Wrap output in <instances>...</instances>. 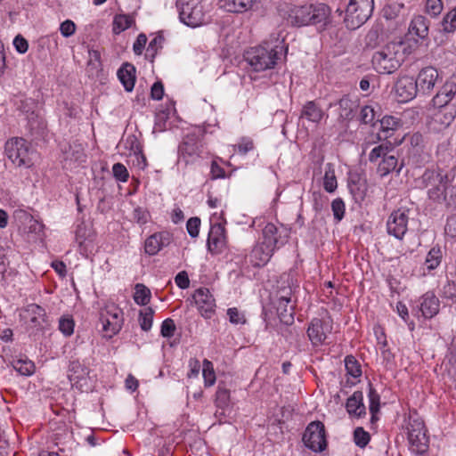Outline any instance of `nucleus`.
I'll return each instance as SVG.
<instances>
[{"instance_id":"obj_1","label":"nucleus","mask_w":456,"mask_h":456,"mask_svg":"<svg viewBox=\"0 0 456 456\" xmlns=\"http://www.w3.org/2000/svg\"><path fill=\"white\" fill-rule=\"evenodd\" d=\"M417 41L399 39L391 41L374 52L371 58L373 69L379 74H392L396 71L417 47Z\"/></svg>"},{"instance_id":"obj_2","label":"nucleus","mask_w":456,"mask_h":456,"mask_svg":"<svg viewBox=\"0 0 456 456\" xmlns=\"http://www.w3.org/2000/svg\"><path fill=\"white\" fill-rule=\"evenodd\" d=\"M282 16L292 26L319 25L323 28L329 21L330 9L325 4L288 6Z\"/></svg>"},{"instance_id":"obj_3","label":"nucleus","mask_w":456,"mask_h":456,"mask_svg":"<svg viewBox=\"0 0 456 456\" xmlns=\"http://www.w3.org/2000/svg\"><path fill=\"white\" fill-rule=\"evenodd\" d=\"M374 10V0H340L337 12L344 15V22L347 28L356 29L363 25L371 16Z\"/></svg>"},{"instance_id":"obj_4","label":"nucleus","mask_w":456,"mask_h":456,"mask_svg":"<svg viewBox=\"0 0 456 456\" xmlns=\"http://www.w3.org/2000/svg\"><path fill=\"white\" fill-rule=\"evenodd\" d=\"M282 42L270 46L269 44L252 47L245 53V60L256 72L273 69L277 61L278 54L283 49Z\"/></svg>"},{"instance_id":"obj_5","label":"nucleus","mask_w":456,"mask_h":456,"mask_svg":"<svg viewBox=\"0 0 456 456\" xmlns=\"http://www.w3.org/2000/svg\"><path fill=\"white\" fill-rule=\"evenodd\" d=\"M180 20L191 28L209 22L208 11L200 0H177Z\"/></svg>"},{"instance_id":"obj_6","label":"nucleus","mask_w":456,"mask_h":456,"mask_svg":"<svg viewBox=\"0 0 456 456\" xmlns=\"http://www.w3.org/2000/svg\"><path fill=\"white\" fill-rule=\"evenodd\" d=\"M421 183L428 188V198L436 202L446 200V191L449 186L448 174L440 168L428 169L420 177Z\"/></svg>"},{"instance_id":"obj_7","label":"nucleus","mask_w":456,"mask_h":456,"mask_svg":"<svg viewBox=\"0 0 456 456\" xmlns=\"http://www.w3.org/2000/svg\"><path fill=\"white\" fill-rule=\"evenodd\" d=\"M297 286L288 284V286H280L275 295L274 305L277 314L281 322L291 324L294 322V308L296 299L294 291Z\"/></svg>"},{"instance_id":"obj_8","label":"nucleus","mask_w":456,"mask_h":456,"mask_svg":"<svg viewBox=\"0 0 456 456\" xmlns=\"http://www.w3.org/2000/svg\"><path fill=\"white\" fill-rule=\"evenodd\" d=\"M226 221L224 212L214 213L210 217V231L208 237V248L213 254L223 252L227 245V237L224 228Z\"/></svg>"},{"instance_id":"obj_9","label":"nucleus","mask_w":456,"mask_h":456,"mask_svg":"<svg viewBox=\"0 0 456 456\" xmlns=\"http://www.w3.org/2000/svg\"><path fill=\"white\" fill-rule=\"evenodd\" d=\"M100 322L104 336L112 338L119 332L124 323V314L115 303L108 302L100 312Z\"/></svg>"},{"instance_id":"obj_10","label":"nucleus","mask_w":456,"mask_h":456,"mask_svg":"<svg viewBox=\"0 0 456 456\" xmlns=\"http://www.w3.org/2000/svg\"><path fill=\"white\" fill-rule=\"evenodd\" d=\"M4 151L7 158L17 167L32 165V151L23 138H12L5 142Z\"/></svg>"},{"instance_id":"obj_11","label":"nucleus","mask_w":456,"mask_h":456,"mask_svg":"<svg viewBox=\"0 0 456 456\" xmlns=\"http://www.w3.org/2000/svg\"><path fill=\"white\" fill-rule=\"evenodd\" d=\"M410 450L416 454L423 453L428 448V438L424 421L418 417H411L408 427Z\"/></svg>"},{"instance_id":"obj_12","label":"nucleus","mask_w":456,"mask_h":456,"mask_svg":"<svg viewBox=\"0 0 456 456\" xmlns=\"http://www.w3.org/2000/svg\"><path fill=\"white\" fill-rule=\"evenodd\" d=\"M303 442L313 452H322L327 446L324 425L320 421L311 422L303 435Z\"/></svg>"},{"instance_id":"obj_13","label":"nucleus","mask_w":456,"mask_h":456,"mask_svg":"<svg viewBox=\"0 0 456 456\" xmlns=\"http://www.w3.org/2000/svg\"><path fill=\"white\" fill-rule=\"evenodd\" d=\"M20 319L28 329L39 330L46 322L45 310L37 304H29L21 309Z\"/></svg>"},{"instance_id":"obj_14","label":"nucleus","mask_w":456,"mask_h":456,"mask_svg":"<svg viewBox=\"0 0 456 456\" xmlns=\"http://www.w3.org/2000/svg\"><path fill=\"white\" fill-rule=\"evenodd\" d=\"M409 210L397 209L391 213L387 222L388 234L402 240L408 229Z\"/></svg>"},{"instance_id":"obj_15","label":"nucleus","mask_w":456,"mask_h":456,"mask_svg":"<svg viewBox=\"0 0 456 456\" xmlns=\"http://www.w3.org/2000/svg\"><path fill=\"white\" fill-rule=\"evenodd\" d=\"M456 118L455 106H443L433 113L429 122V128L436 133L447 129Z\"/></svg>"},{"instance_id":"obj_16","label":"nucleus","mask_w":456,"mask_h":456,"mask_svg":"<svg viewBox=\"0 0 456 456\" xmlns=\"http://www.w3.org/2000/svg\"><path fill=\"white\" fill-rule=\"evenodd\" d=\"M332 326L330 319H314L312 320L307 335L314 346L322 345L328 335L331 332Z\"/></svg>"},{"instance_id":"obj_17","label":"nucleus","mask_w":456,"mask_h":456,"mask_svg":"<svg viewBox=\"0 0 456 456\" xmlns=\"http://www.w3.org/2000/svg\"><path fill=\"white\" fill-rule=\"evenodd\" d=\"M216 412L215 417L219 422H226L233 412V406L231 403L230 391L224 387H218L215 398Z\"/></svg>"},{"instance_id":"obj_18","label":"nucleus","mask_w":456,"mask_h":456,"mask_svg":"<svg viewBox=\"0 0 456 456\" xmlns=\"http://www.w3.org/2000/svg\"><path fill=\"white\" fill-rule=\"evenodd\" d=\"M287 232L283 227H277L273 223H268L263 229L260 241L275 250L286 242Z\"/></svg>"},{"instance_id":"obj_19","label":"nucleus","mask_w":456,"mask_h":456,"mask_svg":"<svg viewBox=\"0 0 456 456\" xmlns=\"http://www.w3.org/2000/svg\"><path fill=\"white\" fill-rule=\"evenodd\" d=\"M192 297L200 314L206 319L211 318L215 314L216 303L209 290L200 288L194 292Z\"/></svg>"},{"instance_id":"obj_20","label":"nucleus","mask_w":456,"mask_h":456,"mask_svg":"<svg viewBox=\"0 0 456 456\" xmlns=\"http://www.w3.org/2000/svg\"><path fill=\"white\" fill-rule=\"evenodd\" d=\"M395 91L398 101L403 102L412 100L419 93L415 79L408 76L402 77L397 80Z\"/></svg>"},{"instance_id":"obj_21","label":"nucleus","mask_w":456,"mask_h":456,"mask_svg":"<svg viewBox=\"0 0 456 456\" xmlns=\"http://www.w3.org/2000/svg\"><path fill=\"white\" fill-rule=\"evenodd\" d=\"M438 77L437 69L432 66L421 69L415 79L419 93L423 94H429L434 89Z\"/></svg>"},{"instance_id":"obj_22","label":"nucleus","mask_w":456,"mask_h":456,"mask_svg":"<svg viewBox=\"0 0 456 456\" xmlns=\"http://www.w3.org/2000/svg\"><path fill=\"white\" fill-rule=\"evenodd\" d=\"M88 375V368L79 361H73L70 362L68 370V377L73 386L84 391L87 388Z\"/></svg>"},{"instance_id":"obj_23","label":"nucleus","mask_w":456,"mask_h":456,"mask_svg":"<svg viewBox=\"0 0 456 456\" xmlns=\"http://www.w3.org/2000/svg\"><path fill=\"white\" fill-rule=\"evenodd\" d=\"M119 147L124 148L127 151L125 154L129 156H134L137 161V166L140 168H144L146 167V158L142 154V150L141 143L134 134H127L125 138L122 139Z\"/></svg>"},{"instance_id":"obj_24","label":"nucleus","mask_w":456,"mask_h":456,"mask_svg":"<svg viewBox=\"0 0 456 456\" xmlns=\"http://www.w3.org/2000/svg\"><path fill=\"white\" fill-rule=\"evenodd\" d=\"M201 151L198 142L187 137L179 146V161L192 164L200 158Z\"/></svg>"},{"instance_id":"obj_25","label":"nucleus","mask_w":456,"mask_h":456,"mask_svg":"<svg viewBox=\"0 0 456 456\" xmlns=\"http://www.w3.org/2000/svg\"><path fill=\"white\" fill-rule=\"evenodd\" d=\"M170 235L167 232H156L149 236L144 243L145 253L149 256L157 255L162 248L169 245Z\"/></svg>"},{"instance_id":"obj_26","label":"nucleus","mask_w":456,"mask_h":456,"mask_svg":"<svg viewBox=\"0 0 456 456\" xmlns=\"http://www.w3.org/2000/svg\"><path fill=\"white\" fill-rule=\"evenodd\" d=\"M456 94V77H450L433 98L435 106H450L448 103Z\"/></svg>"},{"instance_id":"obj_27","label":"nucleus","mask_w":456,"mask_h":456,"mask_svg":"<svg viewBox=\"0 0 456 456\" xmlns=\"http://www.w3.org/2000/svg\"><path fill=\"white\" fill-rule=\"evenodd\" d=\"M274 251L259 241L248 255V262L255 267L264 266L269 262Z\"/></svg>"},{"instance_id":"obj_28","label":"nucleus","mask_w":456,"mask_h":456,"mask_svg":"<svg viewBox=\"0 0 456 456\" xmlns=\"http://www.w3.org/2000/svg\"><path fill=\"white\" fill-rule=\"evenodd\" d=\"M440 302L435 294L428 292L419 299V311L425 318H432L439 312Z\"/></svg>"},{"instance_id":"obj_29","label":"nucleus","mask_w":456,"mask_h":456,"mask_svg":"<svg viewBox=\"0 0 456 456\" xmlns=\"http://www.w3.org/2000/svg\"><path fill=\"white\" fill-rule=\"evenodd\" d=\"M118 77L127 92L133 91L135 83V68L130 63L123 64L118 70Z\"/></svg>"},{"instance_id":"obj_30","label":"nucleus","mask_w":456,"mask_h":456,"mask_svg":"<svg viewBox=\"0 0 456 456\" xmlns=\"http://www.w3.org/2000/svg\"><path fill=\"white\" fill-rule=\"evenodd\" d=\"M363 396L361 391H355L346 401V408L349 415L360 418L365 415Z\"/></svg>"},{"instance_id":"obj_31","label":"nucleus","mask_w":456,"mask_h":456,"mask_svg":"<svg viewBox=\"0 0 456 456\" xmlns=\"http://www.w3.org/2000/svg\"><path fill=\"white\" fill-rule=\"evenodd\" d=\"M323 110L314 101L307 102L301 111V118L318 124L324 117Z\"/></svg>"},{"instance_id":"obj_32","label":"nucleus","mask_w":456,"mask_h":456,"mask_svg":"<svg viewBox=\"0 0 456 456\" xmlns=\"http://www.w3.org/2000/svg\"><path fill=\"white\" fill-rule=\"evenodd\" d=\"M394 146L390 142H382L375 146L369 153L368 159L371 163H376L394 154Z\"/></svg>"},{"instance_id":"obj_33","label":"nucleus","mask_w":456,"mask_h":456,"mask_svg":"<svg viewBox=\"0 0 456 456\" xmlns=\"http://www.w3.org/2000/svg\"><path fill=\"white\" fill-rule=\"evenodd\" d=\"M252 5L250 0H219L220 8L230 12H244Z\"/></svg>"},{"instance_id":"obj_34","label":"nucleus","mask_w":456,"mask_h":456,"mask_svg":"<svg viewBox=\"0 0 456 456\" xmlns=\"http://www.w3.org/2000/svg\"><path fill=\"white\" fill-rule=\"evenodd\" d=\"M443 258V252L439 247H433L428 253L423 265V275H426V270L429 273L436 269Z\"/></svg>"},{"instance_id":"obj_35","label":"nucleus","mask_w":456,"mask_h":456,"mask_svg":"<svg viewBox=\"0 0 456 456\" xmlns=\"http://www.w3.org/2000/svg\"><path fill=\"white\" fill-rule=\"evenodd\" d=\"M403 5L398 4H390L384 7L383 17L387 20H394L395 26H401L404 23L405 19L402 14Z\"/></svg>"},{"instance_id":"obj_36","label":"nucleus","mask_w":456,"mask_h":456,"mask_svg":"<svg viewBox=\"0 0 456 456\" xmlns=\"http://www.w3.org/2000/svg\"><path fill=\"white\" fill-rule=\"evenodd\" d=\"M409 32L419 38H425L428 34V24L426 18L421 15L414 17L411 21Z\"/></svg>"},{"instance_id":"obj_37","label":"nucleus","mask_w":456,"mask_h":456,"mask_svg":"<svg viewBox=\"0 0 456 456\" xmlns=\"http://www.w3.org/2000/svg\"><path fill=\"white\" fill-rule=\"evenodd\" d=\"M13 369L23 376H31L35 372V364L26 356L13 359L12 362Z\"/></svg>"},{"instance_id":"obj_38","label":"nucleus","mask_w":456,"mask_h":456,"mask_svg":"<svg viewBox=\"0 0 456 456\" xmlns=\"http://www.w3.org/2000/svg\"><path fill=\"white\" fill-rule=\"evenodd\" d=\"M337 187L338 182L334 167L331 164L328 163L324 168L323 188L327 192L332 193L337 190Z\"/></svg>"},{"instance_id":"obj_39","label":"nucleus","mask_w":456,"mask_h":456,"mask_svg":"<svg viewBox=\"0 0 456 456\" xmlns=\"http://www.w3.org/2000/svg\"><path fill=\"white\" fill-rule=\"evenodd\" d=\"M134 23V19L133 18V16L128 14H118L114 17L112 23L113 33L119 34L132 27Z\"/></svg>"},{"instance_id":"obj_40","label":"nucleus","mask_w":456,"mask_h":456,"mask_svg":"<svg viewBox=\"0 0 456 456\" xmlns=\"http://www.w3.org/2000/svg\"><path fill=\"white\" fill-rule=\"evenodd\" d=\"M338 115L342 120H349L353 118V112L356 104L348 97H343L338 103Z\"/></svg>"},{"instance_id":"obj_41","label":"nucleus","mask_w":456,"mask_h":456,"mask_svg":"<svg viewBox=\"0 0 456 456\" xmlns=\"http://www.w3.org/2000/svg\"><path fill=\"white\" fill-rule=\"evenodd\" d=\"M400 126V119L393 116H385L380 120V130L386 137H390Z\"/></svg>"},{"instance_id":"obj_42","label":"nucleus","mask_w":456,"mask_h":456,"mask_svg":"<svg viewBox=\"0 0 456 456\" xmlns=\"http://www.w3.org/2000/svg\"><path fill=\"white\" fill-rule=\"evenodd\" d=\"M397 164L398 159L395 154L387 156L386 159L379 162L377 172L381 177H384L394 171L396 168Z\"/></svg>"},{"instance_id":"obj_43","label":"nucleus","mask_w":456,"mask_h":456,"mask_svg":"<svg viewBox=\"0 0 456 456\" xmlns=\"http://www.w3.org/2000/svg\"><path fill=\"white\" fill-rule=\"evenodd\" d=\"M442 297L456 301V272H450L447 275V281L442 288Z\"/></svg>"},{"instance_id":"obj_44","label":"nucleus","mask_w":456,"mask_h":456,"mask_svg":"<svg viewBox=\"0 0 456 456\" xmlns=\"http://www.w3.org/2000/svg\"><path fill=\"white\" fill-rule=\"evenodd\" d=\"M154 310L148 306L142 309L139 313L138 322L140 327L144 331H149L152 327Z\"/></svg>"},{"instance_id":"obj_45","label":"nucleus","mask_w":456,"mask_h":456,"mask_svg":"<svg viewBox=\"0 0 456 456\" xmlns=\"http://www.w3.org/2000/svg\"><path fill=\"white\" fill-rule=\"evenodd\" d=\"M151 299V291L143 284L138 283L134 287V300L137 305H146Z\"/></svg>"},{"instance_id":"obj_46","label":"nucleus","mask_w":456,"mask_h":456,"mask_svg":"<svg viewBox=\"0 0 456 456\" xmlns=\"http://www.w3.org/2000/svg\"><path fill=\"white\" fill-rule=\"evenodd\" d=\"M345 367L346 370L347 375L356 379L362 375V369L356 359L352 356H346L345 359Z\"/></svg>"},{"instance_id":"obj_47","label":"nucleus","mask_w":456,"mask_h":456,"mask_svg":"<svg viewBox=\"0 0 456 456\" xmlns=\"http://www.w3.org/2000/svg\"><path fill=\"white\" fill-rule=\"evenodd\" d=\"M202 375L204 379L205 387H211L216 382V373L214 370L213 363L205 359L202 364Z\"/></svg>"},{"instance_id":"obj_48","label":"nucleus","mask_w":456,"mask_h":456,"mask_svg":"<svg viewBox=\"0 0 456 456\" xmlns=\"http://www.w3.org/2000/svg\"><path fill=\"white\" fill-rule=\"evenodd\" d=\"M442 29L446 33L456 30V7L448 12L442 20Z\"/></svg>"},{"instance_id":"obj_49","label":"nucleus","mask_w":456,"mask_h":456,"mask_svg":"<svg viewBox=\"0 0 456 456\" xmlns=\"http://www.w3.org/2000/svg\"><path fill=\"white\" fill-rule=\"evenodd\" d=\"M75 322L69 315H63L59 320V330L65 336L69 337L73 334Z\"/></svg>"},{"instance_id":"obj_50","label":"nucleus","mask_w":456,"mask_h":456,"mask_svg":"<svg viewBox=\"0 0 456 456\" xmlns=\"http://www.w3.org/2000/svg\"><path fill=\"white\" fill-rule=\"evenodd\" d=\"M331 210L333 216L337 222H340L344 218L346 206L342 199L337 198L331 202Z\"/></svg>"},{"instance_id":"obj_51","label":"nucleus","mask_w":456,"mask_h":456,"mask_svg":"<svg viewBox=\"0 0 456 456\" xmlns=\"http://www.w3.org/2000/svg\"><path fill=\"white\" fill-rule=\"evenodd\" d=\"M370 435L362 428H355L354 432V440L357 446L363 448L370 442Z\"/></svg>"},{"instance_id":"obj_52","label":"nucleus","mask_w":456,"mask_h":456,"mask_svg":"<svg viewBox=\"0 0 456 456\" xmlns=\"http://www.w3.org/2000/svg\"><path fill=\"white\" fill-rule=\"evenodd\" d=\"M369 409L370 411L372 414V419L374 418V414L379 411V395L377 393L375 389L372 387H370L369 394Z\"/></svg>"},{"instance_id":"obj_53","label":"nucleus","mask_w":456,"mask_h":456,"mask_svg":"<svg viewBox=\"0 0 456 456\" xmlns=\"http://www.w3.org/2000/svg\"><path fill=\"white\" fill-rule=\"evenodd\" d=\"M112 174L118 181L122 183H126L129 177V174L126 167L121 163H116L113 165Z\"/></svg>"},{"instance_id":"obj_54","label":"nucleus","mask_w":456,"mask_h":456,"mask_svg":"<svg viewBox=\"0 0 456 456\" xmlns=\"http://www.w3.org/2000/svg\"><path fill=\"white\" fill-rule=\"evenodd\" d=\"M444 5L442 0H427L426 1V11L427 12L436 17L441 13Z\"/></svg>"},{"instance_id":"obj_55","label":"nucleus","mask_w":456,"mask_h":456,"mask_svg":"<svg viewBox=\"0 0 456 456\" xmlns=\"http://www.w3.org/2000/svg\"><path fill=\"white\" fill-rule=\"evenodd\" d=\"M227 315L230 322L232 324H243L246 322L244 314L236 307H231L227 310Z\"/></svg>"},{"instance_id":"obj_56","label":"nucleus","mask_w":456,"mask_h":456,"mask_svg":"<svg viewBox=\"0 0 456 456\" xmlns=\"http://www.w3.org/2000/svg\"><path fill=\"white\" fill-rule=\"evenodd\" d=\"M200 219L199 217H191L186 224V229L191 237L196 238L200 232Z\"/></svg>"},{"instance_id":"obj_57","label":"nucleus","mask_w":456,"mask_h":456,"mask_svg":"<svg viewBox=\"0 0 456 456\" xmlns=\"http://www.w3.org/2000/svg\"><path fill=\"white\" fill-rule=\"evenodd\" d=\"M175 325L172 319L167 318L161 324L160 333L164 338H171L174 336Z\"/></svg>"},{"instance_id":"obj_58","label":"nucleus","mask_w":456,"mask_h":456,"mask_svg":"<svg viewBox=\"0 0 456 456\" xmlns=\"http://www.w3.org/2000/svg\"><path fill=\"white\" fill-rule=\"evenodd\" d=\"M361 121L364 124H370L375 118V111L371 106H364L360 112Z\"/></svg>"},{"instance_id":"obj_59","label":"nucleus","mask_w":456,"mask_h":456,"mask_svg":"<svg viewBox=\"0 0 456 456\" xmlns=\"http://www.w3.org/2000/svg\"><path fill=\"white\" fill-rule=\"evenodd\" d=\"M60 31L64 37H69L75 33L76 24L70 20H66L61 22Z\"/></svg>"},{"instance_id":"obj_60","label":"nucleus","mask_w":456,"mask_h":456,"mask_svg":"<svg viewBox=\"0 0 456 456\" xmlns=\"http://www.w3.org/2000/svg\"><path fill=\"white\" fill-rule=\"evenodd\" d=\"M164 42V37L161 35L155 36L150 42L147 52L151 53L153 57L158 50L162 47V44Z\"/></svg>"},{"instance_id":"obj_61","label":"nucleus","mask_w":456,"mask_h":456,"mask_svg":"<svg viewBox=\"0 0 456 456\" xmlns=\"http://www.w3.org/2000/svg\"><path fill=\"white\" fill-rule=\"evenodd\" d=\"M13 45L20 53H25L28 48V41L20 35L14 37Z\"/></svg>"},{"instance_id":"obj_62","label":"nucleus","mask_w":456,"mask_h":456,"mask_svg":"<svg viewBox=\"0 0 456 456\" xmlns=\"http://www.w3.org/2000/svg\"><path fill=\"white\" fill-rule=\"evenodd\" d=\"M146 43H147L146 36L144 34H140L137 37V38L133 45V50H134V53L137 55L142 54V53L146 45Z\"/></svg>"},{"instance_id":"obj_63","label":"nucleus","mask_w":456,"mask_h":456,"mask_svg":"<svg viewBox=\"0 0 456 456\" xmlns=\"http://www.w3.org/2000/svg\"><path fill=\"white\" fill-rule=\"evenodd\" d=\"M149 217V212L142 208H137L134 210V219L141 224H146Z\"/></svg>"},{"instance_id":"obj_64","label":"nucleus","mask_w":456,"mask_h":456,"mask_svg":"<svg viewBox=\"0 0 456 456\" xmlns=\"http://www.w3.org/2000/svg\"><path fill=\"white\" fill-rule=\"evenodd\" d=\"M445 233L450 237H456V216H450L447 219L445 228Z\"/></svg>"}]
</instances>
